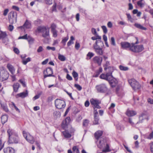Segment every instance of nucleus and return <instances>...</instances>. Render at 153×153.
<instances>
[{
  "mask_svg": "<svg viewBox=\"0 0 153 153\" xmlns=\"http://www.w3.org/2000/svg\"><path fill=\"white\" fill-rule=\"evenodd\" d=\"M9 136L8 142L9 143H17L19 142L18 135L12 129L9 128L7 131Z\"/></svg>",
  "mask_w": 153,
  "mask_h": 153,
  "instance_id": "obj_1",
  "label": "nucleus"
},
{
  "mask_svg": "<svg viewBox=\"0 0 153 153\" xmlns=\"http://www.w3.org/2000/svg\"><path fill=\"white\" fill-rule=\"evenodd\" d=\"M49 28L44 26L38 27L36 30V33H42V36L44 38L49 39L50 38Z\"/></svg>",
  "mask_w": 153,
  "mask_h": 153,
  "instance_id": "obj_2",
  "label": "nucleus"
},
{
  "mask_svg": "<svg viewBox=\"0 0 153 153\" xmlns=\"http://www.w3.org/2000/svg\"><path fill=\"white\" fill-rule=\"evenodd\" d=\"M9 77L7 71L3 67H0V80L3 81L7 80Z\"/></svg>",
  "mask_w": 153,
  "mask_h": 153,
  "instance_id": "obj_3",
  "label": "nucleus"
},
{
  "mask_svg": "<svg viewBox=\"0 0 153 153\" xmlns=\"http://www.w3.org/2000/svg\"><path fill=\"white\" fill-rule=\"evenodd\" d=\"M144 49V48L143 45H135L134 43H131L130 50L134 52H140Z\"/></svg>",
  "mask_w": 153,
  "mask_h": 153,
  "instance_id": "obj_4",
  "label": "nucleus"
},
{
  "mask_svg": "<svg viewBox=\"0 0 153 153\" xmlns=\"http://www.w3.org/2000/svg\"><path fill=\"white\" fill-rule=\"evenodd\" d=\"M17 13L14 11H11L8 15V19L10 23L13 24L16 22Z\"/></svg>",
  "mask_w": 153,
  "mask_h": 153,
  "instance_id": "obj_5",
  "label": "nucleus"
},
{
  "mask_svg": "<svg viewBox=\"0 0 153 153\" xmlns=\"http://www.w3.org/2000/svg\"><path fill=\"white\" fill-rule=\"evenodd\" d=\"M56 107L59 109H61L65 108V103L63 100L57 99L55 101Z\"/></svg>",
  "mask_w": 153,
  "mask_h": 153,
  "instance_id": "obj_6",
  "label": "nucleus"
},
{
  "mask_svg": "<svg viewBox=\"0 0 153 153\" xmlns=\"http://www.w3.org/2000/svg\"><path fill=\"white\" fill-rule=\"evenodd\" d=\"M128 82L134 90L138 89L140 86L138 82L134 79H132L128 80Z\"/></svg>",
  "mask_w": 153,
  "mask_h": 153,
  "instance_id": "obj_7",
  "label": "nucleus"
},
{
  "mask_svg": "<svg viewBox=\"0 0 153 153\" xmlns=\"http://www.w3.org/2000/svg\"><path fill=\"white\" fill-rule=\"evenodd\" d=\"M24 137L26 140L29 143L33 144L34 142V139L33 137L28 132L25 131H23Z\"/></svg>",
  "mask_w": 153,
  "mask_h": 153,
  "instance_id": "obj_8",
  "label": "nucleus"
},
{
  "mask_svg": "<svg viewBox=\"0 0 153 153\" xmlns=\"http://www.w3.org/2000/svg\"><path fill=\"white\" fill-rule=\"evenodd\" d=\"M95 88L97 91L100 93H105L108 91L107 86L105 84H101L96 85Z\"/></svg>",
  "mask_w": 153,
  "mask_h": 153,
  "instance_id": "obj_9",
  "label": "nucleus"
},
{
  "mask_svg": "<svg viewBox=\"0 0 153 153\" xmlns=\"http://www.w3.org/2000/svg\"><path fill=\"white\" fill-rule=\"evenodd\" d=\"M98 147L100 149H102L103 152H108L109 151V146L107 144L105 145L103 141H100L97 144Z\"/></svg>",
  "mask_w": 153,
  "mask_h": 153,
  "instance_id": "obj_10",
  "label": "nucleus"
},
{
  "mask_svg": "<svg viewBox=\"0 0 153 153\" xmlns=\"http://www.w3.org/2000/svg\"><path fill=\"white\" fill-rule=\"evenodd\" d=\"M103 46H101L100 44H95L94 45V48L96 53L98 55H102L103 54L102 48Z\"/></svg>",
  "mask_w": 153,
  "mask_h": 153,
  "instance_id": "obj_11",
  "label": "nucleus"
},
{
  "mask_svg": "<svg viewBox=\"0 0 153 153\" xmlns=\"http://www.w3.org/2000/svg\"><path fill=\"white\" fill-rule=\"evenodd\" d=\"M111 70V71L109 73H107L106 74H102L100 76V79H104L105 80H108L110 77H111L112 72L113 71V68L111 67L108 68Z\"/></svg>",
  "mask_w": 153,
  "mask_h": 153,
  "instance_id": "obj_12",
  "label": "nucleus"
},
{
  "mask_svg": "<svg viewBox=\"0 0 153 153\" xmlns=\"http://www.w3.org/2000/svg\"><path fill=\"white\" fill-rule=\"evenodd\" d=\"M44 78L52 76V74H53L52 69L50 68H47L44 71Z\"/></svg>",
  "mask_w": 153,
  "mask_h": 153,
  "instance_id": "obj_13",
  "label": "nucleus"
},
{
  "mask_svg": "<svg viewBox=\"0 0 153 153\" xmlns=\"http://www.w3.org/2000/svg\"><path fill=\"white\" fill-rule=\"evenodd\" d=\"M7 36L6 33L5 32H2L1 30H0V39H2V41L5 45H7V42H5L4 40H6L7 42L8 41V39L6 37Z\"/></svg>",
  "mask_w": 153,
  "mask_h": 153,
  "instance_id": "obj_14",
  "label": "nucleus"
},
{
  "mask_svg": "<svg viewBox=\"0 0 153 153\" xmlns=\"http://www.w3.org/2000/svg\"><path fill=\"white\" fill-rule=\"evenodd\" d=\"M111 77H110L108 81L111 86L113 87L117 85L118 82L116 79L112 76V75Z\"/></svg>",
  "mask_w": 153,
  "mask_h": 153,
  "instance_id": "obj_15",
  "label": "nucleus"
},
{
  "mask_svg": "<svg viewBox=\"0 0 153 153\" xmlns=\"http://www.w3.org/2000/svg\"><path fill=\"white\" fill-rule=\"evenodd\" d=\"M91 104L93 105L94 106L97 108H100V107L99 105L100 102L99 101L96 99H92L90 100Z\"/></svg>",
  "mask_w": 153,
  "mask_h": 153,
  "instance_id": "obj_16",
  "label": "nucleus"
},
{
  "mask_svg": "<svg viewBox=\"0 0 153 153\" xmlns=\"http://www.w3.org/2000/svg\"><path fill=\"white\" fill-rule=\"evenodd\" d=\"M95 38L96 39V41L95 42V44H100V45L101 46H104V44L103 42L101 40V37L99 36L97 34L94 35Z\"/></svg>",
  "mask_w": 153,
  "mask_h": 153,
  "instance_id": "obj_17",
  "label": "nucleus"
},
{
  "mask_svg": "<svg viewBox=\"0 0 153 153\" xmlns=\"http://www.w3.org/2000/svg\"><path fill=\"white\" fill-rule=\"evenodd\" d=\"M70 121V118L69 117H67L63 121L62 125V127L63 128H66L69 124Z\"/></svg>",
  "mask_w": 153,
  "mask_h": 153,
  "instance_id": "obj_18",
  "label": "nucleus"
},
{
  "mask_svg": "<svg viewBox=\"0 0 153 153\" xmlns=\"http://www.w3.org/2000/svg\"><path fill=\"white\" fill-rule=\"evenodd\" d=\"M120 45L121 47L123 49H126L128 48H129L130 50V48L131 46V44H130L129 43L123 42H122L120 43Z\"/></svg>",
  "mask_w": 153,
  "mask_h": 153,
  "instance_id": "obj_19",
  "label": "nucleus"
},
{
  "mask_svg": "<svg viewBox=\"0 0 153 153\" xmlns=\"http://www.w3.org/2000/svg\"><path fill=\"white\" fill-rule=\"evenodd\" d=\"M93 60L95 63H97L99 65H100L101 64L102 59L101 57L96 56L93 58Z\"/></svg>",
  "mask_w": 153,
  "mask_h": 153,
  "instance_id": "obj_20",
  "label": "nucleus"
},
{
  "mask_svg": "<svg viewBox=\"0 0 153 153\" xmlns=\"http://www.w3.org/2000/svg\"><path fill=\"white\" fill-rule=\"evenodd\" d=\"M4 153H15V149L11 147H8L5 148L4 149Z\"/></svg>",
  "mask_w": 153,
  "mask_h": 153,
  "instance_id": "obj_21",
  "label": "nucleus"
},
{
  "mask_svg": "<svg viewBox=\"0 0 153 153\" xmlns=\"http://www.w3.org/2000/svg\"><path fill=\"white\" fill-rule=\"evenodd\" d=\"M28 95V92L27 90H26L25 92L18 94L16 95V97H21L22 98H24Z\"/></svg>",
  "mask_w": 153,
  "mask_h": 153,
  "instance_id": "obj_22",
  "label": "nucleus"
},
{
  "mask_svg": "<svg viewBox=\"0 0 153 153\" xmlns=\"http://www.w3.org/2000/svg\"><path fill=\"white\" fill-rule=\"evenodd\" d=\"M7 67L12 74H14L15 70L14 68L10 64H8L7 65Z\"/></svg>",
  "mask_w": 153,
  "mask_h": 153,
  "instance_id": "obj_23",
  "label": "nucleus"
},
{
  "mask_svg": "<svg viewBox=\"0 0 153 153\" xmlns=\"http://www.w3.org/2000/svg\"><path fill=\"white\" fill-rule=\"evenodd\" d=\"M103 134V131L101 130H98L95 132L94 136L97 139H98L102 136Z\"/></svg>",
  "mask_w": 153,
  "mask_h": 153,
  "instance_id": "obj_24",
  "label": "nucleus"
},
{
  "mask_svg": "<svg viewBox=\"0 0 153 153\" xmlns=\"http://www.w3.org/2000/svg\"><path fill=\"white\" fill-rule=\"evenodd\" d=\"M136 112L132 110H128L126 112V114L128 117L133 116L136 114Z\"/></svg>",
  "mask_w": 153,
  "mask_h": 153,
  "instance_id": "obj_25",
  "label": "nucleus"
},
{
  "mask_svg": "<svg viewBox=\"0 0 153 153\" xmlns=\"http://www.w3.org/2000/svg\"><path fill=\"white\" fill-rule=\"evenodd\" d=\"M21 57L22 58V63L24 65H26L27 62L31 61V58L30 57H28L26 59H25L24 58L25 57V56L23 57L21 56Z\"/></svg>",
  "mask_w": 153,
  "mask_h": 153,
  "instance_id": "obj_26",
  "label": "nucleus"
},
{
  "mask_svg": "<svg viewBox=\"0 0 153 153\" xmlns=\"http://www.w3.org/2000/svg\"><path fill=\"white\" fill-rule=\"evenodd\" d=\"M145 2L144 0H139L137 2V4L140 7H142L145 5Z\"/></svg>",
  "mask_w": 153,
  "mask_h": 153,
  "instance_id": "obj_27",
  "label": "nucleus"
},
{
  "mask_svg": "<svg viewBox=\"0 0 153 153\" xmlns=\"http://www.w3.org/2000/svg\"><path fill=\"white\" fill-rule=\"evenodd\" d=\"M62 134L65 138H69L71 137V134L68 131H65L62 132Z\"/></svg>",
  "mask_w": 153,
  "mask_h": 153,
  "instance_id": "obj_28",
  "label": "nucleus"
},
{
  "mask_svg": "<svg viewBox=\"0 0 153 153\" xmlns=\"http://www.w3.org/2000/svg\"><path fill=\"white\" fill-rule=\"evenodd\" d=\"M19 87L20 85L19 83H16L14 84L13 86L14 91L16 92H17Z\"/></svg>",
  "mask_w": 153,
  "mask_h": 153,
  "instance_id": "obj_29",
  "label": "nucleus"
},
{
  "mask_svg": "<svg viewBox=\"0 0 153 153\" xmlns=\"http://www.w3.org/2000/svg\"><path fill=\"white\" fill-rule=\"evenodd\" d=\"M8 117L6 115H3L1 118V122L3 124L5 123L7 120Z\"/></svg>",
  "mask_w": 153,
  "mask_h": 153,
  "instance_id": "obj_30",
  "label": "nucleus"
},
{
  "mask_svg": "<svg viewBox=\"0 0 153 153\" xmlns=\"http://www.w3.org/2000/svg\"><path fill=\"white\" fill-rule=\"evenodd\" d=\"M134 26L137 28L141 30H146V27H143L141 25L138 23H135L134 24Z\"/></svg>",
  "mask_w": 153,
  "mask_h": 153,
  "instance_id": "obj_31",
  "label": "nucleus"
},
{
  "mask_svg": "<svg viewBox=\"0 0 153 153\" xmlns=\"http://www.w3.org/2000/svg\"><path fill=\"white\" fill-rule=\"evenodd\" d=\"M24 26L26 28H30L31 27L30 22L27 21H26Z\"/></svg>",
  "mask_w": 153,
  "mask_h": 153,
  "instance_id": "obj_32",
  "label": "nucleus"
},
{
  "mask_svg": "<svg viewBox=\"0 0 153 153\" xmlns=\"http://www.w3.org/2000/svg\"><path fill=\"white\" fill-rule=\"evenodd\" d=\"M58 59L62 61H64L66 59L65 57L63 55L58 54Z\"/></svg>",
  "mask_w": 153,
  "mask_h": 153,
  "instance_id": "obj_33",
  "label": "nucleus"
},
{
  "mask_svg": "<svg viewBox=\"0 0 153 153\" xmlns=\"http://www.w3.org/2000/svg\"><path fill=\"white\" fill-rule=\"evenodd\" d=\"M27 40L29 42V43L30 45L33 44L34 40L33 38L29 36H28Z\"/></svg>",
  "mask_w": 153,
  "mask_h": 153,
  "instance_id": "obj_34",
  "label": "nucleus"
},
{
  "mask_svg": "<svg viewBox=\"0 0 153 153\" xmlns=\"http://www.w3.org/2000/svg\"><path fill=\"white\" fill-rule=\"evenodd\" d=\"M126 15L127 16V18L128 21H130L131 23H133L134 21V19L131 17V16L129 13H127Z\"/></svg>",
  "mask_w": 153,
  "mask_h": 153,
  "instance_id": "obj_35",
  "label": "nucleus"
},
{
  "mask_svg": "<svg viewBox=\"0 0 153 153\" xmlns=\"http://www.w3.org/2000/svg\"><path fill=\"white\" fill-rule=\"evenodd\" d=\"M146 119L148 120V116L145 115H143L140 116V121L139 122H142V120L143 119Z\"/></svg>",
  "mask_w": 153,
  "mask_h": 153,
  "instance_id": "obj_36",
  "label": "nucleus"
},
{
  "mask_svg": "<svg viewBox=\"0 0 153 153\" xmlns=\"http://www.w3.org/2000/svg\"><path fill=\"white\" fill-rule=\"evenodd\" d=\"M56 26L55 24L54 23L52 24L51 25L50 27L51 31L56 30Z\"/></svg>",
  "mask_w": 153,
  "mask_h": 153,
  "instance_id": "obj_37",
  "label": "nucleus"
},
{
  "mask_svg": "<svg viewBox=\"0 0 153 153\" xmlns=\"http://www.w3.org/2000/svg\"><path fill=\"white\" fill-rule=\"evenodd\" d=\"M94 120L93 121V123L95 125H97L99 124V118L96 116H94Z\"/></svg>",
  "mask_w": 153,
  "mask_h": 153,
  "instance_id": "obj_38",
  "label": "nucleus"
},
{
  "mask_svg": "<svg viewBox=\"0 0 153 153\" xmlns=\"http://www.w3.org/2000/svg\"><path fill=\"white\" fill-rule=\"evenodd\" d=\"M72 75L73 77L75 78L76 80H77L78 79V74L77 73L74 71L72 73Z\"/></svg>",
  "mask_w": 153,
  "mask_h": 153,
  "instance_id": "obj_39",
  "label": "nucleus"
},
{
  "mask_svg": "<svg viewBox=\"0 0 153 153\" xmlns=\"http://www.w3.org/2000/svg\"><path fill=\"white\" fill-rule=\"evenodd\" d=\"M119 68L120 70L124 71L128 70V69L127 67L121 65L119 66Z\"/></svg>",
  "mask_w": 153,
  "mask_h": 153,
  "instance_id": "obj_40",
  "label": "nucleus"
},
{
  "mask_svg": "<svg viewBox=\"0 0 153 153\" xmlns=\"http://www.w3.org/2000/svg\"><path fill=\"white\" fill-rule=\"evenodd\" d=\"M69 37L68 36L64 38L62 41V43L64 44V45H65L66 42L67 41Z\"/></svg>",
  "mask_w": 153,
  "mask_h": 153,
  "instance_id": "obj_41",
  "label": "nucleus"
},
{
  "mask_svg": "<svg viewBox=\"0 0 153 153\" xmlns=\"http://www.w3.org/2000/svg\"><path fill=\"white\" fill-rule=\"evenodd\" d=\"M52 33L53 36V37L56 38L57 36V31L56 30L51 31Z\"/></svg>",
  "mask_w": 153,
  "mask_h": 153,
  "instance_id": "obj_42",
  "label": "nucleus"
},
{
  "mask_svg": "<svg viewBox=\"0 0 153 153\" xmlns=\"http://www.w3.org/2000/svg\"><path fill=\"white\" fill-rule=\"evenodd\" d=\"M94 55V53L91 52H89L87 55V56L89 57V59H90Z\"/></svg>",
  "mask_w": 153,
  "mask_h": 153,
  "instance_id": "obj_43",
  "label": "nucleus"
},
{
  "mask_svg": "<svg viewBox=\"0 0 153 153\" xmlns=\"http://www.w3.org/2000/svg\"><path fill=\"white\" fill-rule=\"evenodd\" d=\"M149 146L151 152L153 153V142H152L149 143Z\"/></svg>",
  "mask_w": 153,
  "mask_h": 153,
  "instance_id": "obj_44",
  "label": "nucleus"
},
{
  "mask_svg": "<svg viewBox=\"0 0 153 153\" xmlns=\"http://www.w3.org/2000/svg\"><path fill=\"white\" fill-rule=\"evenodd\" d=\"M89 123V121L87 120H85L83 122V125L85 126H87Z\"/></svg>",
  "mask_w": 153,
  "mask_h": 153,
  "instance_id": "obj_45",
  "label": "nucleus"
},
{
  "mask_svg": "<svg viewBox=\"0 0 153 153\" xmlns=\"http://www.w3.org/2000/svg\"><path fill=\"white\" fill-rule=\"evenodd\" d=\"M72 149L74 153H78L79 152L78 149L76 146H74Z\"/></svg>",
  "mask_w": 153,
  "mask_h": 153,
  "instance_id": "obj_46",
  "label": "nucleus"
},
{
  "mask_svg": "<svg viewBox=\"0 0 153 153\" xmlns=\"http://www.w3.org/2000/svg\"><path fill=\"white\" fill-rule=\"evenodd\" d=\"M28 36H27V34H26L24 36H20L19 37L18 39H28Z\"/></svg>",
  "mask_w": 153,
  "mask_h": 153,
  "instance_id": "obj_47",
  "label": "nucleus"
},
{
  "mask_svg": "<svg viewBox=\"0 0 153 153\" xmlns=\"http://www.w3.org/2000/svg\"><path fill=\"white\" fill-rule=\"evenodd\" d=\"M19 81L22 84L23 87H26V85L24 80L23 79H20Z\"/></svg>",
  "mask_w": 153,
  "mask_h": 153,
  "instance_id": "obj_48",
  "label": "nucleus"
},
{
  "mask_svg": "<svg viewBox=\"0 0 153 153\" xmlns=\"http://www.w3.org/2000/svg\"><path fill=\"white\" fill-rule=\"evenodd\" d=\"M101 28L103 30L104 33H106L107 32V30L106 27L105 26H102L101 27Z\"/></svg>",
  "mask_w": 153,
  "mask_h": 153,
  "instance_id": "obj_49",
  "label": "nucleus"
},
{
  "mask_svg": "<svg viewBox=\"0 0 153 153\" xmlns=\"http://www.w3.org/2000/svg\"><path fill=\"white\" fill-rule=\"evenodd\" d=\"M11 80L12 81L14 82L17 79L15 75L14 74H12V75L11 76Z\"/></svg>",
  "mask_w": 153,
  "mask_h": 153,
  "instance_id": "obj_50",
  "label": "nucleus"
},
{
  "mask_svg": "<svg viewBox=\"0 0 153 153\" xmlns=\"http://www.w3.org/2000/svg\"><path fill=\"white\" fill-rule=\"evenodd\" d=\"M111 43L114 46L116 45L115 39L113 37H111Z\"/></svg>",
  "mask_w": 153,
  "mask_h": 153,
  "instance_id": "obj_51",
  "label": "nucleus"
},
{
  "mask_svg": "<svg viewBox=\"0 0 153 153\" xmlns=\"http://www.w3.org/2000/svg\"><path fill=\"white\" fill-rule=\"evenodd\" d=\"M74 86L79 91H80L82 89V87L78 84H75Z\"/></svg>",
  "mask_w": 153,
  "mask_h": 153,
  "instance_id": "obj_52",
  "label": "nucleus"
},
{
  "mask_svg": "<svg viewBox=\"0 0 153 153\" xmlns=\"http://www.w3.org/2000/svg\"><path fill=\"white\" fill-rule=\"evenodd\" d=\"M12 7L13 9L14 10H16L17 11H19V8L18 6L13 5L12 6Z\"/></svg>",
  "mask_w": 153,
  "mask_h": 153,
  "instance_id": "obj_53",
  "label": "nucleus"
},
{
  "mask_svg": "<svg viewBox=\"0 0 153 153\" xmlns=\"http://www.w3.org/2000/svg\"><path fill=\"white\" fill-rule=\"evenodd\" d=\"M1 105L2 108L5 111L7 112L8 111V109L6 105Z\"/></svg>",
  "mask_w": 153,
  "mask_h": 153,
  "instance_id": "obj_54",
  "label": "nucleus"
},
{
  "mask_svg": "<svg viewBox=\"0 0 153 153\" xmlns=\"http://www.w3.org/2000/svg\"><path fill=\"white\" fill-rule=\"evenodd\" d=\"M4 146V143H3L1 140H0V151Z\"/></svg>",
  "mask_w": 153,
  "mask_h": 153,
  "instance_id": "obj_55",
  "label": "nucleus"
},
{
  "mask_svg": "<svg viewBox=\"0 0 153 153\" xmlns=\"http://www.w3.org/2000/svg\"><path fill=\"white\" fill-rule=\"evenodd\" d=\"M13 51L15 53L17 54H19L20 52L19 50L16 48H14Z\"/></svg>",
  "mask_w": 153,
  "mask_h": 153,
  "instance_id": "obj_56",
  "label": "nucleus"
},
{
  "mask_svg": "<svg viewBox=\"0 0 153 153\" xmlns=\"http://www.w3.org/2000/svg\"><path fill=\"white\" fill-rule=\"evenodd\" d=\"M46 49L48 50H51L53 51H55L56 49L54 47H50L49 46L46 47Z\"/></svg>",
  "mask_w": 153,
  "mask_h": 153,
  "instance_id": "obj_57",
  "label": "nucleus"
},
{
  "mask_svg": "<svg viewBox=\"0 0 153 153\" xmlns=\"http://www.w3.org/2000/svg\"><path fill=\"white\" fill-rule=\"evenodd\" d=\"M80 44L79 43L76 42L75 43V48L77 50H78V49L80 48Z\"/></svg>",
  "mask_w": 153,
  "mask_h": 153,
  "instance_id": "obj_58",
  "label": "nucleus"
},
{
  "mask_svg": "<svg viewBox=\"0 0 153 153\" xmlns=\"http://www.w3.org/2000/svg\"><path fill=\"white\" fill-rule=\"evenodd\" d=\"M91 31L92 33L94 35L97 34L96 30L95 29L93 28L91 29Z\"/></svg>",
  "mask_w": 153,
  "mask_h": 153,
  "instance_id": "obj_59",
  "label": "nucleus"
},
{
  "mask_svg": "<svg viewBox=\"0 0 153 153\" xmlns=\"http://www.w3.org/2000/svg\"><path fill=\"white\" fill-rule=\"evenodd\" d=\"M43 51L42 47L41 46H39L37 50V52L39 53Z\"/></svg>",
  "mask_w": 153,
  "mask_h": 153,
  "instance_id": "obj_60",
  "label": "nucleus"
},
{
  "mask_svg": "<svg viewBox=\"0 0 153 153\" xmlns=\"http://www.w3.org/2000/svg\"><path fill=\"white\" fill-rule=\"evenodd\" d=\"M153 137V131H152L148 137L147 138L149 139H151Z\"/></svg>",
  "mask_w": 153,
  "mask_h": 153,
  "instance_id": "obj_61",
  "label": "nucleus"
},
{
  "mask_svg": "<svg viewBox=\"0 0 153 153\" xmlns=\"http://www.w3.org/2000/svg\"><path fill=\"white\" fill-rule=\"evenodd\" d=\"M45 2L47 4H51L52 3V0H45Z\"/></svg>",
  "mask_w": 153,
  "mask_h": 153,
  "instance_id": "obj_62",
  "label": "nucleus"
},
{
  "mask_svg": "<svg viewBox=\"0 0 153 153\" xmlns=\"http://www.w3.org/2000/svg\"><path fill=\"white\" fill-rule=\"evenodd\" d=\"M9 11V10L8 9H5L3 12V15L4 16H6L7 15L8 12Z\"/></svg>",
  "mask_w": 153,
  "mask_h": 153,
  "instance_id": "obj_63",
  "label": "nucleus"
},
{
  "mask_svg": "<svg viewBox=\"0 0 153 153\" xmlns=\"http://www.w3.org/2000/svg\"><path fill=\"white\" fill-rule=\"evenodd\" d=\"M148 101L149 103L151 104H153V99L150 98H148Z\"/></svg>",
  "mask_w": 153,
  "mask_h": 153,
  "instance_id": "obj_64",
  "label": "nucleus"
}]
</instances>
